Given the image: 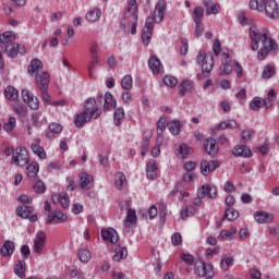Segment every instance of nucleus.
<instances>
[{"label":"nucleus","mask_w":279,"mask_h":279,"mask_svg":"<svg viewBox=\"0 0 279 279\" xmlns=\"http://www.w3.org/2000/svg\"><path fill=\"white\" fill-rule=\"evenodd\" d=\"M248 36L252 40L251 49L253 51H258V43L262 41L263 48L257 52L258 60H265L269 56V51H276L278 49V44L271 39L269 31L266 28H258L256 25L250 26Z\"/></svg>","instance_id":"f257e3e1"},{"label":"nucleus","mask_w":279,"mask_h":279,"mask_svg":"<svg viewBox=\"0 0 279 279\" xmlns=\"http://www.w3.org/2000/svg\"><path fill=\"white\" fill-rule=\"evenodd\" d=\"M165 19V4L158 3L155 8L154 17L146 19L145 27L142 31L143 45L147 47L151 43V36H154V21L155 23H162Z\"/></svg>","instance_id":"f03ea898"},{"label":"nucleus","mask_w":279,"mask_h":279,"mask_svg":"<svg viewBox=\"0 0 279 279\" xmlns=\"http://www.w3.org/2000/svg\"><path fill=\"white\" fill-rule=\"evenodd\" d=\"M251 10H258V12H265L268 19H278L279 9L276 0H250L248 3Z\"/></svg>","instance_id":"7ed1b4c3"},{"label":"nucleus","mask_w":279,"mask_h":279,"mask_svg":"<svg viewBox=\"0 0 279 279\" xmlns=\"http://www.w3.org/2000/svg\"><path fill=\"white\" fill-rule=\"evenodd\" d=\"M232 71H235L239 78L243 77V66L239 61L232 60L230 53L222 52L220 75H230Z\"/></svg>","instance_id":"20e7f679"},{"label":"nucleus","mask_w":279,"mask_h":279,"mask_svg":"<svg viewBox=\"0 0 279 279\" xmlns=\"http://www.w3.org/2000/svg\"><path fill=\"white\" fill-rule=\"evenodd\" d=\"M198 64L202 65V71L205 77H209L210 71H213V66H215V57H213V52L201 51L196 57Z\"/></svg>","instance_id":"39448f33"},{"label":"nucleus","mask_w":279,"mask_h":279,"mask_svg":"<svg viewBox=\"0 0 279 279\" xmlns=\"http://www.w3.org/2000/svg\"><path fill=\"white\" fill-rule=\"evenodd\" d=\"M204 197H208V199H215L217 197V186L214 185H203L201 189L197 191V197L194 198V206L199 208L202 206V199Z\"/></svg>","instance_id":"423d86ee"},{"label":"nucleus","mask_w":279,"mask_h":279,"mask_svg":"<svg viewBox=\"0 0 279 279\" xmlns=\"http://www.w3.org/2000/svg\"><path fill=\"white\" fill-rule=\"evenodd\" d=\"M194 274L202 278H213L215 276V268L213 264H206L203 259H197L194 264Z\"/></svg>","instance_id":"0eeeda50"},{"label":"nucleus","mask_w":279,"mask_h":279,"mask_svg":"<svg viewBox=\"0 0 279 279\" xmlns=\"http://www.w3.org/2000/svg\"><path fill=\"white\" fill-rule=\"evenodd\" d=\"M12 160L16 167H25L29 162V155L25 148H16L13 153Z\"/></svg>","instance_id":"6e6552de"},{"label":"nucleus","mask_w":279,"mask_h":279,"mask_svg":"<svg viewBox=\"0 0 279 279\" xmlns=\"http://www.w3.org/2000/svg\"><path fill=\"white\" fill-rule=\"evenodd\" d=\"M1 51H5V53H8L9 58H16V56H19V53L21 56H24L25 53V45L23 44H8L3 50H0Z\"/></svg>","instance_id":"1a4fd4ad"},{"label":"nucleus","mask_w":279,"mask_h":279,"mask_svg":"<svg viewBox=\"0 0 279 279\" xmlns=\"http://www.w3.org/2000/svg\"><path fill=\"white\" fill-rule=\"evenodd\" d=\"M22 99L24 104H27L31 110H38L40 107V100H38V97H34V94L28 89L22 90Z\"/></svg>","instance_id":"9d476101"},{"label":"nucleus","mask_w":279,"mask_h":279,"mask_svg":"<svg viewBox=\"0 0 279 279\" xmlns=\"http://www.w3.org/2000/svg\"><path fill=\"white\" fill-rule=\"evenodd\" d=\"M69 219V216L62 210H51L46 219V223L51 225V223H64Z\"/></svg>","instance_id":"9b49d317"},{"label":"nucleus","mask_w":279,"mask_h":279,"mask_svg":"<svg viewBox=\"0 0 279 279\" xmlns=\"http://www.w3.org/2000/svg\"><path fill=\"white\" fill-rule=\"evenodd\" d=\"M220 162L219 160H206V159H203L201 161V173L203 175H209L210 173H213V171H216L217 169H219L220 167Z\"/></svg>","instance_id":"f8f14e48"},{"label":"nucleus","mask_w":279,"mask_h":279,"mask_svg":"<svg viewBox=\"0 0 279 279\" xmlns=\"http://www.w3.org/2000/svg\"><path fill=\"white\" fill-rule=\"evenodd\" d=\"M95 104H97V101L94 98H88L84 105V112L90 114L92 119H99V117H101V110L95 108Z\"/></svg>","instance_id":"ddd939ff"},{"label":"nucleus","mask_w":279,"mask_h":279,"mask_svg":"<svg viewBox=\"0 0 279 279\" xmlns=\"http://www.w3.org/2000/svg\"><path fill=\"white\" fill-rule=\"evenodd\" d=\"M46 244L47 234H45L44 231H38L34 240V252H36V254H41L43 250H45Z\"/></svg>","instance_id":"4468645a"},{"label":"nucleus","mask_w":279,"mask_h":279,"mask_svg":"<svg viewBox=\"0 0 279 279\" xmlns=\"http://www.w3.org/2000/svg\"><path fill=\"white\" fill-rule=\"evenodd\" d=\"M100 235L102 241L106 243H118L119 242V233L113 228L101 229Z\"/></svg>","instance_id":"2eb2a0df"},{"label":"nucleus","mask_w":279,"mask_h":279,"mask_svg":"<svg viewBox=\"0 0 279 279\" xmlns=\"http://www.w3.org/2000/svg\"><path fill=\"white\" fill-rule=\"evenodd\" d=\"M51 80V76H49V73L44 72L36 76V84L39 88V90H48L49 89V82Z\"/></svg>","instance_id":"dca6fc26"},{"label":"nucleus","mask_w":279,"mask_h":279,"mask_svg":"<svg viewBox=\"0 0 279 279\" xmlns=\"http://www.w3.org/2000/svg\"><path fill=\"white\" fill-rule=\"evenodd\" d=\"M146 175L148 180H156L158 177V165H156V160L149 159L146 163Z\"/></svg>","instance_id":"f3484780"},{"label":"nucleus","mask_w":279,"mask_h":279,"mask_svg":"<svg viewBox=\"0 0 279 279\" xmlns=\"http://www.w3.org/2000/svg\"><path fill=\"white\" fill-rule=\"evenodd\" d=\"M254 219L257 223H272L274 215L267 211H255Z\"/></svg>","instance_id":"a211bd4d"},{"label":"nucleus","mask_w":279,"mask_h":279,"mask_svg":"<svg viewBox=\"0 0 279 279\" xmlns=\"http://www.w3.org/2000/svg\"><path fill=\"white\" fill-rule=\"evenodd\" d=\"M204 149L209 156H215V154H217V151L219 150V148L217 147V141L213 137L205 140Z\"/></svg>","instance_id":"6ab92c4d"},{"label":"nucleus","mask_w":279,"mask_h":279,"mask_svg":"<svg viewBox=\"0 0 279 279\" xmlns=\"http://www.w3.org/2000/svg\"><path fill=\"white\" fill-rule=\"evenodd\" d=\"M14 250H16L14 242L7 240L0 248V254L5 258L8 256H12V254H14Z\"/></svg>","instance_id":"aec40b11"},{"label":"nucleus","mask_w":279,"mask_h":279,"mask_svg":"<svg viewBox=\"0 0 279 279\" xmlns=\"http://www.w3.org/2000/svg\"><path fill=\"white\" fill-rule=\"evenodd\" d=\"M53 204H61L62 208H69V204H71V198H69V194L60 193L52 195Z\"/></svg>","instance_id":"412c9836"},{"label":"nucleus","mask_w":279,"mask_h":279,"mask_svg":"<svg viewBox=\"0 0 279 279\" xmlns=\"http://www.w3.org/2000/svg\"><path fill=\"white\" fill-rule=\"evenodd\" d=\"M31 148L32 151L41 160H45V158H47V153L45 151V148L40 146V138L35 140V142L32 143Z\"/></svg>","instance_id":"4be33fe9"},{"label":"nucleus","mask_w":279,"mask_h":279,"mask_svg":"<svg viewBox=\"0 0 279 279\" xmlns=\"http://www.w3.org/2000/svg\"><path fill=\"white\" fill-rule=\"evenodd\" d=\"M90 119H95V118H90V113L83 111L76 114L74 123L76 128H84V125H86V123H88Z\"/></svg>","instance_id":"5701e85b"},{"label":"nucleus","mask_w":279,"mask_h":279,"mask_svg":"<svg viewBox=\"0 0 279 279\" xmlns=\"http://www.w3.org/2000/svg\"><path fill=\"white\" fill-rule=\"evenodd\" d=\"M148 66L150 71H153L154 75H159L160 71L162 70V63L160 62V59L155 56L149 58Z\"/></svg>","instance_id":"b1692460"},{"label":"nucleus","mask_w":279,"mask_h":279,"mask_svg":"<svg viewBox=\"0 0 279 279\" xmlns=\"http://www.w3.org/2000/svg\"><path fill=\"white\" fill-rule=\"evenodd\" d=\"M233 156L250 158L252 150L246 145H236L232 150Z\"/></svg>","instance_id":"393cba45"},{"label":"nucleus","mask_w":279,"mask_h":279,"mask_svg":"<svg viewBox=\"0 0 279 279\" xmlns=\"http://www.w3.org/2000/svg\"><path fill=\"white\" fill-rule=\"evenodd\" d=\"M16 36L12 32H4L0 35V51H3L4 47H8V43L14 41Z\"/></svg>","instance_id":"a878e982"},{"label":"nucleus","mask_w":279,"mask_h":279,"mask_svg":"<svg viewBox=\"0 0 279 279\" xmlns=\"http://www.w3.org/2000/svg\"><path fill=\"white\" fill-rule=\"evenodd\" d=\"M78 180L81 189H89L90 182H93V175L86 172H81L78 174Z\"/></svg>","instance_id":"bb28decb"},{"label":"nucleus","mask_w":279,"mask_h":279,"mask_svg":"<svg viewBox=\"0 0 279 279\" xmlns=\"http://www.w3.org/2000/svg\"><path fill=\"white\" fill-rule=\"evenodd\" d=\"M191 90H193V82H191L189 80H183L179 84V95L181 97H184L186 95V93H191Z\"/></svg>","instance_id":"cd10ccee"},{"label":"nucleus","mask_w":279,"mask_h":279,"mask_svg":"<svg viewBox=\"0 0 279 279\" xmlns=\"http://www.w3.org/2000/svg\"><path fill=\"white\" fill-rule=\"evenodd\" d=\"M32 213H34V207L29 205H22L16 208V215H19V217H21L22 219H28Z\"/></svg>","instance_id":"c85d7f7f"},{"label":"nucleus","mask_w":279,"mask_h":279,"mask_svg":"<svg viewBox=\"0 0 279 279\" xmlns=\"http://www.w3.org/2000/svg\"><path fill=\"white\" fill-rule=\"evenodd\" d=\"M167 130V119L160 118L157 122V143H162V134Z\"/></svg>","instance_id":"c756f323"},{"label":"nucleus","mask_w":279,"mask_h":279,"mask_svg":"<svg viewBox=\"0 0 279 279\" xmlns=\"http://www.w3.org/2000/svg\"><path fill=\"white\" fill-rule=\"evenodd\" d=\"M4 97L9 101H16V99H19V90L16 88H14V86H8L4 89Z\"/></svg>","instance_id":"7c9ffc66"},{"label":"nucleus","mask_w":279,"mask_h":279,"mask_svg":"<svg viewBox=\"0 0 279 279\" xmlns=\"http://www.w3.org/2000/svg\"><path fill=\"white\" fill-rule=\"evenodd\" d=\"M62 132V125L60 123H51L49 125V132L46 133V138H53L56 134H60Z\"/></svg>","instance_id":"2f4dec72"},{"label":"nucleus","mask_w":279,"mask_h":279,"mask_svg":"<svg viewBox=\"0 0 279 279\" xmlns=\"http://www.w3.org/2000/svg\"><path fill=\"white\" fill-rule=\"evenodd\" d=\"M43 66V61L39 59H34L28 65L27 71L31 75H34V73H37V71H41Z\"/></svg>","instance_id":"473e14b6"},{"label":"nucleus","mask_w":279,"mask_h":279,"mask_svg":"<svg viewBox=\"0 0 279 279\" xmlns=\"http://www.w3.org/2000/svg\"><path fill=\"white\" fill-rule=\"evenodd\" d=\"M197 213V208L194 205H187L184 209H181V219L186 220L189 217H193Z\"/></svg>","instance_id":"72a5a7b5"},{"label":"nucleus","mask_w":279,"mask_h":279,"mask_svg":"<svg viewBox=\"0 0 279 279\" xmlns=\"http://www.w3.org/2000/svg\"><path fill=\"white\" fill-rule=\"evenodd\" d=\"M116 189L121 191L125 184H128V178L124 175L123 172L116 173Z\"/></svg>","instance_id":"f704fd0d"},{"label":"nucleus","mask_w":279,"mask_h":279,"mask_svg":"<svg viewBox=\"0 0 279 279\" xmlns=\"http://www.w3.org/2000/svg\"><path fill=\"white\" fill-rule=\"evenodd\" d=\"M112 258L116 263H120V260L128 258V247L119 246L118 248H116V254Z\"/></svg>","instance_id":"c9c22d12"},{"label":"nucleus","mask_w":279,"mask_h":279,"mask_svg":"<svg viewBox=\"0 0 279 279\" xmlns=\"http://www.w3.org/2000/svg\"><path fill=\"white\" fill-rule=\"evenodd\" d=\"M191 154H193V148L189 147V145L181 144L179 146V150H178L179 158H182L184 160V158H189Z\"/></svg>","instance_id":"e433bc0d"},{"label":"nucleus","mask_w":279,"mask_h":279,"mask_svg":"<svg viewBox=\"0 0 279 279\" xmlns=\"http://www.w3.org/2000/svg\"><path fill=\"white\" fill-rule=\"evenodd\" d=\"M204 5L205 8H207L206 10V14L210 15V14H219L221 7L218 3H210L208 1H204Z\"/></svg>","instance_id":"4c0bfd02"},{"label":"nucleus","mask_w":279,"mask_h":279,"mask_svg":"<svg viewBox=\"0 0 279 279\" xmlns=\"http://www.w3.org/2000/svg\"><path fill=\"white\" fill-rule=\"evenodd\" d=\"M99 19H101V10L99 9H94L86 14V21H88V23H96Z\"/></svg>","instance_id":"58836bf2"},{"label":"nucleus","mask_w":279,"mask_h":279,"mask_svg":"<svg viewBox=\"0 0 279 279\" xmlns=\"http://www.w3.org/2000/svg\"><path fill=\"white\" fill-rule=\"evenodd\" d=\"M108 108H113V109L117 108V100H114L110 92H107L105 94L104 109L108 110Z\"/></svg>","instance_id":"ea45409f"},{"label":"nucleus","mask_w":279,"mask_h":279,"mask_svg":"<svg viewBox=\"0 0 279 279\" xmlns=\"http://www.w3.org/2000/svg\"><path fill=\"white\" fill-rule=\"evenodd\" d=\"M136 223V210L129 209L128 215L124 220V227L130 228V226Z\"/></svg>","instance_id":"a19ab883"},{"label":"nucleus","mask_w":279,"mask_h":279,"mask_svg":"<svg viewBox=\"0 0 279 279\" xmlns=\"http://www.w3.org/2000/svg\"><path fill=\"white\" fill-rule=\"evenodd\" d=\"M39 171H40V166L38 165V162H32L26 168V173L29 178H36Z\"/></svg>","instance_id":"79ce46f5"},{"label":"nucleus","mask_w":279,"mask_h":279,"mask_svg":"<svg viewBox=\"0 0 279 279\" xmlns=\"http://www.w3.org/2000/svg\"><path fill=\"white\" fill-rule=\"evenodd\" d=\"M168 129L173 136H178L180 134V130H182V124L178 120H173L170 123H168Z\"/></svg>","instance_id":"37998d69"},{"label":"nucleus","mask_w":279,"mask_h":279,"mask_svg":"<svg viewBox=\"0 0 279 279\" xmlns=\"http://www.w3.org/2000/svg\"><path fill=\"white\" fill-rule=\"evenodd\" d=\"M233 265H234V257L225 256L221 259L220 269H222V271H228V269H230V267H232Z\"/></svg>","instance_id":"c03bdc74"},{"label":"nucleus","mask_w":279,"mask_h":279,"mask_svg":"<svg viewBox=\"0 0 279 279\" xmlns=\"http://www.w3.org/2000/svg\"><path fill=\"white\" fill-rule=\"evenodd\" d=\"M14 274L19 276V278H25V260H19L14 265Z\"/></svg>","instance_id":"a18cd8bd"},{"label":"nucleus","mask_w":279,"mask_h":279,"mask_svg":"<svg viewBox=\"0 0 279 279\" xmlns=\"http://www.w3.org/2000/svg\"><path fill=\"white\" fill-rule=\"evenodd\" d=\"M81 263H88L90 258H93V255L90 254L89 250L81 248L77 254Z\"/></svg>","instance_id":"49530a36"},{"label":"nucleus","mask_w":279,"mask_h":279,"mask_svg":"<svg viewBox=\"0 0 279 279\" xmlns=\"http://www.w3.org/2000/svg\"><path fill=\"white\" fill-rule=\"evenodd\" d=\"M136 8H137L136 0H129L128 9L125 11V16H130L132 14L133 19H136Z\"/></svg>","instance_id":"de8ad7c7"},{"label":"nucleus","mask_w":279,"mask_h":279,"mask_svg":"<svg viewBox=\"0 0 279 279\" xmlns=\"http://www.w3.org/2000/svg\"><path fill=\"white\" fill-rule=\"evenodd\" d=\"M225 217L228 219V221H236V219H239V211L232 207H229L225 211Z\"/></svg>","instance_id":"09e8293b"},{"label":"nucleus","mask_w":279,"mask_h":279,"mask_svg":"<svg viewBox=\"0 0 279 279\" xmlns=\"http://www.w3.org/2000/svg\"><path fill=\"white\" fill-rule=\"evenodd\" d=\"M125 118V110L123 108H118L113 113L114 125H121V119Z\"/></svg>","instance_id":"8fccbe9b"},{"label":"nucleus","mask_w":279,"mask_h":279,"mask_svg":"<svg viewBox=\"0 0 279 279\" xmlns=\"http://www.w3.org/2000/svg\"><path fill=\"white\" fill-rule=\"evenodd\" d=\"M89 53H90L93 60H99V44H97V41L90 43Z\"/></svg>","instance_id":"3c124183"},{"label":"nucleus","mask_w":279,"mask_h":279,"mask_svg":"<svg viewBox=\"0 0 279 279\" xmlns=\"http://www.w3.org/2000/svg\"><path fill=\"white\" fill-rule=\"evenodd\" d=\"M121 86H122L123 90H132V86H133L132 75L128 74V75L123 76V78L121 81Z\"/></svg>","instance_id":"603ef678"},{"label":"nucleus","mask_w":279,"mask_h":279,"mask_svg":"<svg viewBox=\"0 0 279 279\" xmlns=\"http://www.w3.org/2000/svg\"><path fill=\"white\" fill-rule=\"evenodd\" d=\"M236 121L234 120H227L222 121L218 124L217 129L218 130H232V128H236Z\"/></svg>","instance_id":"864d4df0"},{"label":"nucleus","mask_w":279,"mask_h":279,"mask_svg":"<svg viewBox=\"0 0 279 279\" xmlns=\"http://www.w3.org/2000/svg\"><path fill=\"white\" fill-rule=\"evenodd\" d=\"M202 19H204V8L196 7L193 11V21L194 23H202Z\"/></svg>","instance_id":"5fc2aeb1"},{"label":"nucleus","mask_w":279,"mask_h":279,"mask_svg":"<svg viewBox=\"0 0 279 279\" xmlns=\"http://www.w3.org/2000/svg\"><path fill=\"white\" fill-rule=\"evenodd\" d=\"M275 74H276V69L274 68V65H267L264 68L262 72V77L263 80H269V77H274Z\"/></svg>","instance_id":"6e6d98bb"},{"label":"nucleus","mask_w":279,"mask_h":279,"mask_svg":"<svg viewBox=\"0 0 279 279\" xmlns=\"http://www.w3.org/2000/svg\"><path fill=\"white\" fill-rule=\"evenodd\" d=\"M235 234H236V227H231L230 230L220 231L221 239H234Z\"/></svg>","instance_id":"4d7b16f0"},{"label":"nucleus","mask_w":279,"mask_h":279,"mask_svg":"<svg viewBox=\"0 0 279 279\" xmlns=\"http://www.w3.org/2000/svg\"><path fill=\"white\" fill-rule=\"evenodd\" d=\"M263 106H264L263 105V98H260V97H255L250 102V108H251V110H254V111L260 110V108H263Z\"/></svg>","instance_id":"13d9d810"},{"label":"nucleus","mask_w":279,"mask_h":279,"mask_svg":"<svg viewBox=\"0 0 279 279\" xmlns=\"http://www.w3.org/2000/svg\"><path fill=\"white\" fill-rule=\"evenodd\" d=\"M33 189H34L35 193L43 195V193H45V191H47V185H45V182L38 180L35 182Z\"/></svg>","instance_id":"bf43d9fd"},{"label":"nucleus","mask_w":279,"mask_h":279,"mask_svg":"<svg viewBox=\"0 0 279 279\" xmlns=\"http://www.w3.org/2000/svg\"><path fill=\"white\" fill-rule=\"evenodd\" d=\"M180 258L183 260V263H185V265H195V257L189 253H181Z\"/></svg>","instance_id":"052dcab7"},{"label":"nucleus","mask_w":279,"mask_h":279,"mask_svg":"<svg viewBox=\"0 0 279 279\" xmlns=\"http://www.w3.org/2000/svg\"><path fill=\"white\" fill-rule=\"evenodd\" d=\"M16 128V118L11 117L9 118V121L3 124L4 132H12Z\"/></svg>","instance_id":"680f3d73"},{"label":"nucleus","mask_w":279,"mask_h":279,"mask_svg":"<svg viewBox=\"0 0 279 279\" xmlns=\"http://www.w3.org/2000/svg\"><path fill=\"white\" fill-rule=\"evenodd\" d=\"M13 111L15 112V114L23 117L26 112V107L21 102H15L13 106Z\"/></svg>","instance_id":"e2e57ef3"},{"label":"nucleus","mask_w":279,"mask_h":279,"mask_svg":"<svg viewBox=\"0 0 279 279\" xmlns=\"http://www.w3.org/2000/svg\"><path fill=\"white\" fill-rule=\"evenodd\" d=\"M163 83L166 84V86L174 88V86H178V78H175L174 76L167 75L163 77Z\"/></svg>","instance_id":"0e129e2a"},{"label":"nucleus","mask_w":279,"mask_h":279,"mask_svg":"<svg viewBox=\"0 0 279 279\" xmlns=\"http://www.w3.org/2000/svg\"><path fill=\"white\" fill-rule=\"evenodd\" d=\"M41 93V100L44 101L45 106H51L53 101H51V96L47 92V89H40Z\"/></svg>","instance_id":"69168bd1"},{"label":"nucleus","mask_w":279,"mask_h":279,"mask_svg":"<svg viewBox=\"0 0 279 279\" xmlns=\"http://www.w3.org/2000/svg\"><path fill=\"white\" fill-rule=\"evenodd\" d=\"M213 51L216 58H218V56H221V41L219 39H216L214 41Z\"/></svg>","instance_id":"338daca9"},{"label":"nucleus","mask_w":279,"mask_h":279,"mask_svg":"<svg viewBox=\"0 0 279 279\" xmlns=\"http://www.w3.org/2000/svg\"><path fill=\"white\" fill-rule=\"evenodd\" d=\"M248 274H250V278H252V279L263 278V274L260 272V270H258L256 268H251Z\"/></svg>","instance_id":"774afa93"}]
</instances>
